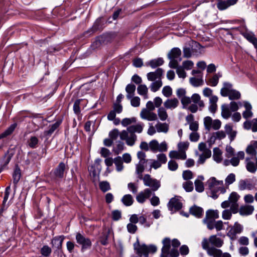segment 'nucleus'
<instances>
[{"mask_svg":"<svg viewBox=\"0 0 257 257\" xmlns=\"http://www.w3.org/2000/svg\"><path fill=\"white\" fill-rule=\"evenodd\" d=\"M246 152L248 155L255 158V164L249 157H247L245 159L247 170L250 173H254L257 169V158L256 157L257 154V141H252L250 142L246 149Z\"/></svg>","mask_w":257,"mask_h":257,"instance_id":"4","label":"nucleus"},{"mask_svg":"<svg viewBox=\"0 0 257 257\" xmlns=\"http://www.w3.org/2000/svg\"><path fill=\"white\" fill-rule=\"evenodd\" d=\"M183 178L185 180L191 179L193 177V174L190 170L184 171L182 173Z\"/></svg>","mask_w":257,"mask_h":257,"instance_id":"64","label":"nucleus"},{"mask_svg":"<svg viewBox=\"0 0 257 257\" xmlns=\"http://www.w3.org/2000/svg\"><path fill=\"white\" fill-rule=\"evenodd\" d=\"M153 192L149 188L145 189L143 191L140 192L136 196V200L138 202L141 204L144 203L147 199H149L152 195Z\"/></svg>","mask_w":257,"mask_h":257,"instance_id":"17","label":"nucleus"},{"mask_svg":"<svg viewBox=\"0 0 257 257\" xmlns=\"http://www.w3.org/2000/svg\"><path fill=\"white\" fill-rule=\"evenodd\" d=\"M130 100L131 104L133 107H137L140 105L141 99L138 96H133Z\"/></svg>","mask_w":257,"mask_h":257,"instance_id":"63","label":"nucleus"},{"mask_svg":"<svg viewBox=\"0 0 257 257\" xmlns=\"http://www.w3.org/2000/svg\"><path fill=\"white\" fill-rule=\"evenodd\" d=\"M136 121L137 119L134 117L131 118H125L122 119V120L121 121V124L123 126L125 127L133 123L136 122Z\"/></svg>","mask_w":257,"mask_h":257,"instance_id":"53","label":"nucleus"},{"mask_svg":"<svg viewBox=\"0 0 257 257\" xmlns=\"http://www.w3.org/2000/svg\"><path fill=\"white\" fill-rule=\"evenodd\" d=\"M242 230V226L238 222H236L233 225L228 227L227 235L231 240H234L236 239L237 234L240 233Z\"/></svg>","mask_w":257,"mask_h":257,"instance_id":"12","label":"nucleus"},{"mask_svg":"<svg viewBox=\"0 0 257 257\" xmlns=\"http://www.w3.org/2000/svg\"><path fill=\"white\" fill-rule=\"evenodd\" d=\"M224 129L225 134L228 135L230 141L234 140L236 135V132L233 130L232 126L230 124H227L225 125Z\"/></svg>","mask_w":257,"mask_h":257,"instance_id":"34","label":"nucleus"},{"mask_svg":"<svg viewBox=\"0 0 257 257\" xmlns=\"http://www.w3.org/2000/svg\"><path fill=\"white\" fill-rule=\"evenodd\" d=\"M139 223L143 225L145 227H149L150 226V225L152 224V222H148L147 221V218L146 216L144 215H141L139 216Z\"/></svg>","mask_w":257,"mask_h":257,"instance_id":"56","label":"nucleus"},{"mask_svg":"<svg viewBox=\"0 0 257 257\" xmlns=\"http://www.w3.org/2000/svg\"><path fill=\"white\" fill-rule=\"evenodd\" d=\"M157 160H151L150 169H157L160 168L163 164H166L167 158L165 154H159L157 155Z\"/></svg>","mask_w":257,"mask_h":257,"instance_id":"15","label":"nucleus"},{"mask_svg":"<svg viewBox=\"0 0 257 257\" xmlns=\"http://www.w3.org/2000/svg\"><path fill=\"white\" fill-rule=\"evenodd\" d=\"M163 246L162 248V254L167 255L171 247V241L169 238H165L163 240Z\"/></svg>","mask_w":257,"mask_h":257,"instance_id":"38","label":"nucleus"},{"mask_svg":"<svg viewBox=\"0 0 257 257\" xmlns=\"http://www.w3.org/2000/svg\"><path fill=\"white\" fill-rule=\"evenodd\" d=\"M198 149L200 151L202 152V154H205L207 157H210L211 155V151L207 149L206 145L204 143H200L198 145Z\"/></svg>","mask_w":257,"mask_h":257,"instance_id":"47","label":"nucleus"},{"mask_svg":"<svg viewBox=\"0 0 257 257\" xmlns=\"http://www.w3.org/2000/svg\"><path fill=\"white\" fill-rule=\"evenodd\" d=\"M155 127L158 133H167L169 131V125L167 123H163L158 121L155 124Z\"/></svg>","mask_w":257,"mask_h":257,"instance_id":"35","label":"nucleus"},{"mask_svg":"<svg viewBox=\"0 0 257 257\" xmlns=\"http://www.w3.org/2000/svg\"><path fill=\"white\" fill-rule=\"evenodd\" d=\"M169 157L171 158L184 160L186 159V153H182L180 151H172L169 153Z\"/></svg>","mask_w":257,"mask_h":257,"instance_id":"30","label":"nucleus"},{"mask_svg":"<svg viewBox=\"0 0 257 257\" xmlns=\"http://www.w3.org/2000/svg\"><path fill=\"white\" fill-rule=\"evenodd\" d=\"M243 127L247 130H251L253 132H257V119L245 121L243 123Z\"/></svg>","mask_w":257,"mask_h":257,"instance_id":"25","label":"nucleus"},{"mask_svg":"<svg viewBox=\"0 0 257 257\" xmlns=\"http://www.w3.org/2000/svg\"><path fill=\"white\" fill-rule=\"evenodd\" d=\"M219 217V211L217 210H208L206 212L203 222L208 229L212 230L215 228L217 231H220L223 229V222L221 220H215Z\"/></svg>","mask_w":257,"mask_h":257,"instance_id":"3","label":"nucleus"},{"mask_svg":"<svg viewBox=\"0 0 257 257\" xmlns=\"http://www.w3.org/2000/svg\"><path fill=\"white\" fill-rule=\"evenodd\" d=\"M162 86V82L161 80H157L152 83L150 85L151 90L153 92L157 91Z\"/></svg>","mask_w":257,"mask_h":257,"instance_id":"49","label":"nucleus"},{"mask_svg":"<svg viewBox=\"0 0 257 257\" xmlns=\"http://www.w3.org/2000/svg\"><path fill=\"white\" fill-rule=\"evenodd\" d=\"M239 108L237 103L231 101L229 105L223 104L221 106V115L225 119L229 118L231 115V112H235Z\"/></svg>","mask_w":257,"mask_h":257,"instance_id":"10","label":"nucleus"},{"mask_svg":"<svg viewBox=\"0 0 257 257\" xmlns=\"http://www.w3.org/2000/svg\"><path fill=\"white\" fill-rule=\"evenodd\" d=\"M145 164L139 162L136 165V173L137 175V177L140 180L144 178L143 173L145 170Z\"/></svg>","mask_w":257,"mask_h":257,"instance_id":"33","label":"nucleus"},{"mask_svg":"<svg viewBox=\"0 0 257 257\" xmlns=\"http://www.w3.org/2000/svg\"><path fill=\"white\" fill-rule=\"evenodd\" d=\"M181 101L184 107H186L192 101L198 105L200 110H201L205 106L204 101L201 100L200 96L197 93L193 94L191 98L186 96L183 97L181 98Z\"/></svg>","mask_w":257,"mask_h":257,"instance_id":"8","label":"nucleus"},{"mask_svg":"<svg viewBox=\"0 0 257 257\" xmlns=\"http://www.w3.org/2000/svg\"><path fill=\"white\" fill-rule=\"evenodd\" d=\"M100 189L103 192H105L110 189V186L107 181H101L99 183Z\"/></svg>","mask_w":257,"mask_h":257,"instance_id":"55","label":"nucleus"},{"mask_svg":"<svg viewBox=\"0 0 257 257\" xmlns=\"http://www.w3.org/2000/svg\"><path fill=\"white\" fill-rule=\"evenodd\" d=\"M134 248L136 250V253L140 256L142 255H144L146 256H147L148 254V249L147 245L145 244L140 245L139 243L134 244Z\"/></svg>","mask_w":257,"mask_h":257,"instance_id":"26","label":"nucleus"},{"mask_svg":"<svg viewBox=\"0 0 257 257\" xmlns=\"http://www.w3.org/2000/svg\"><path fill=\"white\" fill-rule=\"evenodd\" d=\"M143 122H139L136 124L132 125L127 127L126 130H123L119 134L120 139L125 141L127 146H133L137 140V136L135 133H141L144 127Z\"/></svg>","mask_w":257,"mask_h":257,"instance_id":"2","label":"nucleus"},{"mask_svg":"<svg viewBox=\"0 0 257 257\" xmlns=\"http://www.w3.org/2000/svg\"><path fill=\"white\" fill-rule=\"evenodd\" d=\"M161 121H165L168 118V114L167 113L166 108L164 107H160L157 110V116Z\"/></svg>","mask_w":257,"mask_h":257,"instance_id":"39","label":"nucleus"},{"mask_svg":"<svg viewBox=\"0 0 257 257\" xmlns=\"http://www.w3.org/2000/svg\"><path fill=\"white\" fill-rule=\"evenodd\" d=\"M223 240L216 235H212L208 238H204L202 241V248L205 250L208 255L213 257H231L228 252L223 253L221 250L217 249L223 244Z\"/></svg>","mask_w":257,"mask_h":257,"instance_id":"1","label":"nucleus"},{"mask_svg":"<svg viewBox=\"0 0 257 257\" xmlns=\"http://www.w3.org/2000/svg\"><path fill=\"white\" fill-rule=\"evenodd\" d=\"M163 74V70L161 68L157 69L155 72H149L147 74V79L151 81L156 80H161Z\"/></svg>","mask_w":257,"mask_h":257,"instance_id":"21","label":"nucleus"},{"mask_svg":"<svg viewBox=\"0 0 257 257\" xmlns=\"http://www.w3.org/2000/svg\"><path fill=\"white\" fill-rule=\"evenodd\" d=\"M213 158L214 160L217 163H220L222 160V152L217 148L214 149Z\"/></svg>","mask_w":257,"mask_h":257,"instance_id":"43","label":"nucleus"},{"mask_svg":"<svg viewBox=\"0 0 257 257\" xmlns=\"http://www.w3.org/2000/svg\"><path fill=\"white\" fill-rule=\"evenodd\" d=\"M181 51L179 48H174L172 49L168 54V57L170 60L169 64L170 68H176L178 66L179 62L181 60Z\"/></svg>","mask_w":257,"mask_h":257,"instance_id":"9","label":"nucleus"},{"mask_svg":"<svg viewBox=\"0 0 257 257\" xmlns=\"http://www.w3.org/2000/svg\"><path fill=\"white\" fill-rule=\"evenodd\" d=\"M125 91L127 93L126 98L130 99L135 94L136 86L133 84H128L125 87Z\"/></svg>","mask_w":257,"mask_h":257,"instance_id":"41","label":"nucleus"},{"mask_svg":"<svg viewBox=\"0 0 257 257\" xmlns=\"http://www.w3.org/2000/svg\"><path fill=\"white\" fill-rule=\"evenodd\" d=\"M253 211V206L248 204L242 205L239 209V214L244 216H247L251 214Z\"/></svg>","mask_w":257,"mask_h":257,"instance_id":"24","label":"nucleus"},{"mask_svg":"<svg viewBox=\"0 0 257 257\" xmlns=\"http://www.w3.org/2000/svg\"><path fill=\"white\" fill-rule=\"evenodd\" d=\"M121 202L124 205L130 206L133 204L134 199L131 194H126L122 197Z\"/></svg>","mask_w":257,"mask_h":257,"instance_id":"46","label":"nucleus"},{"mask_svg":"<svg viewBox=\"0 0 257 257\" xmlns=\"http://www.w3.org/2000/svg\"><path fill=\"white\" fill-rule=\"evenodd\" d=\"M141 180H143L144 185L145 186L149 187L150 190H151V191L154 193L157 191L161 187V182L155 178L151 177L149 174L144 175V178Z\"/></svg>","mask_w":257,"mask_h":257,"instance_id":"7","label":"nucleus"},{"mask_svg":"<svg viewBox=\"0 0 257 257\" xmlns=\"http://www.w3.org/2000/svg\"><path fill=\"white\" fill-rule=\"evenodd\" d=\"M124 144L121 141H118L117 144L113 147V151L115 154H120L124 149Z\"/></svg>","mask_w":257,"mask_h":257,"instance_id":"50","label":"nucleus"},{"mask_svg":"<svg viewBox=\"0 0 257 257\" xmlns=\"http://www.w3.org/2000/svg\"><path fill=\"white\" fill-rule=\"evenodd\" d=\"M204 124L205 129L208 131L211 129L218 130L221 126V122L219 119L213 120L211 117L206 116L204 118Z\"/></svg>","mask_w":257,"mask_h":257,"instance_id":"11","label":"nucleus"},{"mask_svg":"<svg viewBox=\"0 0 257 257\" xmlns=\"http://www.w3.org/2000/svg\"><path fill=\"white\" fill-rule=\"evenodd\" d=\"M190 213L191 214L195 216L197 218H200L202 217L203 214V210L200 207L194 205L190 208Z\"/></svg>","mask_w":257,"mask_h":257,"instance_id":"32","label":"nucleus"},{"mask_svg":"<svg viewBox=\"0 0 257 257\" xmlns=\"http://www.w3.org/2000/svg\"><path fill=\"white\" fill-rule=\"evenodd\" d=\"M206 185L210 190L211 196L213 199L217 198L220 194L224 193L226 191L223 181H217L215 177L210 178L207 181Z\"/></svg>","mask_w":257,"mask_h":257,"instance_id":"5","label":"nucleus"},{"mask_svg":"<svg viewBox=\"0 0 257 257\" xmlns=\"http://www.w3.org/2000/svg\"><path fill=\"white\" fill-rule=\"evenodd\" d=\"M168 166L169 169L172 171H175L177 170L178 168V163L175 161L173 160L169 161Z\"/></svg>","mask_w":257,"mask_h":257,"instance_id":"62","label":"nucleus"},{"mask_svg":"<svg viewBox=\"0 0 257 257\" xmlns=\"http://www.w3.org/2000/svg\"><path fill=\"white\" fill-rule=\"evenodd\" d=\"M189 145V143L188 142H180L178 145V150L182 153H186Z\"/></svg>","mask_w":257,"mask_h":257,"instance_id":"58","label":"nucleus"},{"mask_svg":"<svg viewBox=\"0 0 257 257\" xmlns=\"http://www.w3.org/2000/svg\"><path fill=\"white\" fill-rule=\"evenodd\" d=\"M40 252L42 255L46 257H48L51 253L52 249L48 245H44L41 248Z\"/></svg>","mask_w":257,"mask_h":257,"instance_id":"57","label":"nucleus"},{"mask_svg":"<svg viewBox=\"0 0 257 257\" xmlns=\"http://www.w3.org/2000/svg\"><path fill=\"white\" fill-rule=\"evenodd\" d=\"M164 63V60L161 58H159L156 59H153L151 60L146 65L150 66L153 68H155L158 66L162 65Z\"/></svg>","mask_w":257,"mask_h":257,"instance_id":"45","label":"nucleus"},{"mask_svg":"<svg viewBox=\"0 0 257 257\" xmlns=\"http://www.w3.org/2000/svg\"><path fill=\"white\" fill-rule=\"evenodd\" d=\"M21 170L18 167H16L14 170L13 177V182L15 184H17L21 178Z\"/></svg>","mask_w":257,"mask_h":257,"instance_id":"52","label":"nucleus"},{"mask_svg":"<svg viewBox=\"0 0 257 257\" xmlns=\"http://www.w3.org/2000/svg\"><path fill=\"white\" fill-rule=\"evenodd\" d=\"M140 117L142 119L148 121H156L158 120L157 114L151 110L143 108L140 112Z\"/></svg>","mask_w":257,"mask_h":257,"instance_id":"16","label":"nucleus"},{"mask_svg":"<svg viewBox=\"0 0 257 257\" xmlns=\"http://www.w3.org/2000/svg\"><path fill=\"white\" fill-rule=\"evenodd\" d=\"M218 99V97L216 96H211L210 98H209V109L210 112L214 113L217 110V102Z\"/></svg>","mask_w":257,"mask_h":257,"instance_id":"37","label":"nucleus"},{"mask_svg":"<svg viewBox=\"0 0 257 257\" xmlns=\"http://www.w3.org/2000/svg\"><path fill=\"white\" fill-rule=\"evenodd\" d=\"M245 154L243 151L238 152L236 155L232 156L230 160L225 159L223 162V164L225 166H228L231 165L233 167L237 166L240 162V160L244 158Z\"/></svg>","mask_w":257,"mask_h":257,"instance_id":"13","label":"nucleus"},{"mask_svg":"<svg viewBox=\"0 0 257 257\" xmlns=\"http://www.w3.org/2000/svg\"><path fill=\"white\" fill-rule=\"evenodd\" d=\"M179 104V100L176 98L167 99L164 103V107L167 109L173 110Z\"/></svg>","mask_w":257,"mask_h":257,"instance_id":"20","label":"nucleus"},{"mask_svg":"<svg viewBox=\"0 0 257 257\" xmlns=\"http://www.w3.org/2000/svg\"><path fill=\"white\" fill-rule=\"evenodd\" d=\"M64 238L65 237L63 235L57 236L53 238L51 240V243L53 247L58 249H61Z\"/></svg>","mask_w":257,"mask_h":257,"instance_id":"28","label":"nucleus"},{"mask_svg":"<svg viewBox=\"0 0 257 257\" xmlns=\"http://www.w3.org/2000/svg\"><path fill=\"white\" fill-rule=\"evenodd\" d=\"M76 240L77 242L81 245L82 251L90 248L91 246L92 243L90 239L89 238L85 237L80 233H77Z\"/></svg>","mask_w":257,"mask_h":257,"instance_id":"14","label":"nucleus"},{"mask_svg":"<svg viewBox=\"0 0 257 257\" xmlns=\"http://www.w3.org/2000/svg\"><path fill=\"white\" fill-rule=\"evenodd\" d=\"M114 163L116 167V170L117 172H121L123 170L124 166L123 161L120 157L118 156L114 159Z\"/></svg>","mask_w":257,"mask_h":257,"instance_id":"44","label":"nucleus"},{"mask_svg":"<svg viewBox=\"0 0 257 257\" xmlns=\"http://www.w3.org/2000/svg\"><path fill=\"white\" fill-rule=\"evenodd\" d=\"M65 169V165L64 163H60L54 171L55 175L58 178H62L64 176Z\"/></svg>","mask_w":257,"mask_h":257,"instance_id":"40","label":"nucleus"},{"mask_svg":"<svg viewBox=\"0 0 257 257\" xmlns=\"http://www.w3.org/2000/svg\"><path fill=\"white\" fill-rule=\"evenodd\" d=\"M204 179V178L203 176H199L195 181V189L198 192H202L204 191V184L202 182Z\"/></svg>","mask_w":257,"mask_h":257,"instance_id":"31","label":"nucleus"},{"mask_svg":"<svg viewBox=\"0 0 257 257\" xmlns=\"http://www.w3.org/2000/svg\"><path fill=\"white\" fill-rule=\"evenodd\" d=\"M238 0H218L216 6L217 8L220 11L224 10L231 6L236 4Z\"/></svg>","mask_w":257,"mask_h":257,"instance_id":"19","label":"nucleus"},{"mask_svg":"<svg viewBox=\"0 0 257 257\" xmlns=\"http://www.w3.org/2000/svg\"><path fill=\"white\" fill-rule=\"evenodd\" d=\"M243 105L245 110L242 113L243 117L247 119L252 117L253 113L251 111L252 106L251 104L247 101H244L243 102Z\"/></svg>","mask_w":257,"mask_h":257,"instance_id":"29","label":"nucleus"},{"mask_svg":"<svg viewBox=\"0 0 257 257\" xmlns=\"http://www.w3.org/2000/svg\"><path fill=\"white\" fill-rule=\"evenodd\" d=\"M120 132L117 128H114L109 133V137L113 141L117 139L118 136H119Z\"/></svg>","mask_w":257,"mask_h":257,"instance_id":"61","label":"nucleus"},{"mask_svg":"<svg viewBox=\"0 0 257 257\" xmlns=\"http://www.w3.org/2000/svg\"><path fill=\"white\" fill-rule=\"evenodd\" d=\"M221 77V74L219 73L215 74L206 81V83L211 86H216L218 83L219 78Z\"/></svg>","mask_w":257,"mask_h":257,"instance_id":"36","label":"nucleus"},{"mask_svg":"<svg viewBox=\"0 0 257 257\" xmlns=\"http://www.w3.org/2000/svg\"><path fill=\"white\" fill-rule=\"evenodd\" d=\"M190 84L194 87H199L204 84L203 75H197V77H192L189 79Z\"/></svg>","mask_w":257,"mask_h":257,"instance_id":"27","label":"nucleus"},{"mask_svg":"<svg viewBox=\"0 0 257 257\" xmlns=\"http://www.w3.org/2000/svg\"><path fill=\"white\" fill-rule=\"evenodd\" d=\"M138 93L142 96H144L145 99L148 98V89L147 86L145 84H140L137 88Z\"/></svg>","mask_w":257,"mask_h":257,"instance_id":"42","label":"nucleus"},{"mask_svg":"<svg viewBox=\"0 0 257 257\" xmlns=\"http://www.w3.org/2000/svg\"><path fill=\"white\" fill-rule=\"evenodd\" d=\"M238 188L240 190H252L254 185L249 180H241L239 182Z\"/></svg>","mask_w":257,"mask_h":257,"instance_id":"23","label":"nucleus"},{"mask_svg":"<svg viewBox=\"0 0 257 257\" xmlns=\"http://www.w3.org/2000/svg\"><path fill=\"white\" fill-rule=\"evenodd\" d=\"M232 84L229 82H224L220 90V94L223 97L228 96L230 100H237L241 97L240 93L233 89Z\"/></svg>","mask_w":257,"mask_h":257,"instance_id":"6","label":"nucleus"},{"mask_svg":"<svg viewBox=\"0 0 257 257\" xmlns=\"http://www.w3.org/2000/svg\"><path fill=\"white\" fill-rule=\"evenodd\" d=\"M17 126L16 123L12 124L8 129H7L4 133L0 135V139L4 138L7 136L11 135L15 130Z\"/></svg>","mask_w":257,"mask_h":257,"instance_id":"51","label":"nucleus"},{"mask_svg":"<svg viewBox=\"0 0 257 257\" xmlns=\"http://www.w3.org/2000/svg\"><path fill=\"white\" fill-rule=\"evenodd\" d=\"M159 143L156 140H153L149 143V149L154 153L158 151Z\"/></svg>","mask_w":257,"mask_h":257,"instance_id":"54","label":"nucleus"},{"mask_svg":"<svg viewBox=\"0 0 257 257\" xmlns=\"http://www.w3.org/2000/svg\"><path fill=\"white\" fill-rule=\"evenodd\" d=\"M182 207V203L178 197L172 198L168 204V209L171 211L180 210Z\"/></svg>","mask_w":257,"mask_h":257,"instance_id":"18","label":"nucleus"},{"mask_svg":"<svg viewBox=\"0 0 257 257\" xmlns=\"http://www.w3.org/2000/svg\"><path fill=\"white\" fill-rule=\"evenodd\" d=\"M38 142V139L35 136H33L28 140L27 144L31 148L34 149L37 147Z\"/></svg>","mask_w":257,"mask_h":257,"instance_id":"48","label":"nucleus"},{"mask_svg":"<svg viewBox=\"0 0 257 257\" xmlns=\"http://www.w3.org/2000/svg\"><path fill=\"white\" fill-rule=\"evenodd\" d=\"M104 163L105 165L107 166L105 173L107 174L110 173L111 170H110L109 167L112 166L113 163H114V160H113L111 157L106 158L104 160Z\"/></svg>","mask_w":257,"mask_h":257,"instance_id":"59","label":"nucleus"},{"mask_svg":"<svg viewBox=\"0 0 257 257\" xmlns=\"http://www.w3.org/2000/svg\"><path fill=\"white\" fill-rule=\"evenodd\" d=\"M242 35L248 42L252 44L255 48H257V38L253 32L249 31H246L242 33Z\"/></svg>","mask_w":257,"mask_h":257,"instance_id":"22","label":"nucleus"},{"mask_svg":"<svg viewBox=\"0 0 257 257\" xmlns=\"http://www.w3.org/2000/svg\"><path fill=\"white\" fill-rule=\"evenodd\" d=\"M239 197V195L236 192H233L230 194L228 200L230 201V203H237V202Z\"/></svg>","mask_w":257,"mask_h":257,"instance_id":"60","label":"nucleus"}]
</instances>
